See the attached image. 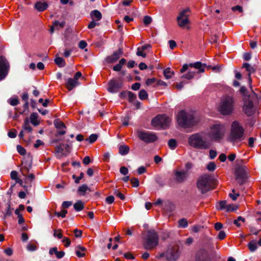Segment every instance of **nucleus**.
<instances>
[{
  "mask_svg": "<svg viewBox=\"0 0 261 261\" xmlns=\"http://www.w3.org/2000/svg\"><path fill=\"white\" fill-rule=\"evenodd\" d=\"M189 145L195 149H207L212 145L206 132H200L192 134L188 139Z\"/></svg>",
  "mask_w": 261,
  "mask_h": 261,
  "instance_id": "nucleus-1",
  "label": "nucleus"
},
{
  "mask_svg": "<svg viewBox=\"0 0 261 261\" xmlns=\"http://www.w3.org/2000/svg\"><path fill=\"white\" fill-rule=\"evenodd\" d=\"M226 131L227 127L225 124L217 122L211 125L206 133L212 143L213 141L219 142L223 140Z\"/></svg>",
  "mask_w": 261,
  "mask_h": 261,
  "instance_id": "nucleus-2",
  "label": "nucleus"
},
{
  "mask_svg": "<svg viewBox=\"0 0 261 261\" xmlns=\"http://www.w3.org/2000/svg\"><path fill=\"white\" fill-rule=\"evenodd\" d=\"M207 67L210 69V66H207L205 64H202L200 62H197L193 63L185 64L183 65L182 68L180 70L181 73H184L188 70L187 73L183 74L181 78L186 79L187 80H191L193 79L195 75L196 72L192 70V68L196 69L197 73L204 72L205 68Z\"/></svg>",
  "mask_w": 261,
  "mask_h": 261,
  "instance_id": "nucleus-3",
  "label": "nucleus"
},
{
  "mask_svg": "<svg viewBox=\"0 0 261 261\" xmlns=\"http://www.w3.org/2000/svg\"><path fill=\"white\" fill-rule=\"evenodd\" d=\"M178 125L184 128L191 127L196 124L198 120L191 112L181 110L176 115Z\"/></svg>",
  "mask_w": 261,
  "mask_h": 261,
  "instance_id": "nucleus-4",
  "label": "nucleus"
},
{
  "mask_svg": "<svg viewBox=\"0 0 261 261\" xmlns=\"http://www.w3.org/2000/svg\"><path fill=\"white\" fill-rule=\"evenodd\" d=\"M244 133L243 126L238 121H234L231 123L227 140L233 143L240 142L244 138Z\"/></svg>",
  "mask_w": 261,
  "mask_h": 261,
  "instance_id": "nucleus-5",
  "label": "nucleus"
},
{
  "mask_svg": "<svg viewBox=\"0 0 261 261\" xmlns=\"http://www.w3.org/2000/svg\"><path fill=\"white\" fill-rule=\"evenodd\" d=\"M234 100L231 96L222 97L219 106V111L221 114L227 115L232 113L234 108Z\"/></svg>",
  "mask_w": 261,
  "mask_h": 261,
  "instance_id": "nucleus-6",
  "label": "nucleus"
},
{
  "mask_svg": "<svg viewBox=\"0 0 261 261\" xmlns=\"http://www.w3.org/2000/svg\"><path fill=\"white\" fill-rule=\"evenodd\" d=\"M158 243L159 237L156 232L153 230L148 231L143 244L144 247L146 249L151 250L157 246Z\"/></svg>",
  "mask_w": 261,
  "mask_h": 261,
  "instance_id": "nucleus-7",
  "label": "nucleus"
},
{
  "mask_svg": "<svg viewBox=\"0 0 261 261\" xmlns=\"http://www.w3.org/2000/svg\"><path fill=\"white\" fill-rule=\"evenodd\" d=\"M190 10L189 8H186L181 10L177 17L176 20L178 25L182 28L189 29V26L190 21L189 18Z\"/></svg>",
  "mask_w": 261,
  "mask_h": 261,
  "instance_id": "nucleus-8",
  "label": "nucleus"
},
{
  "mask_svg": "<svg viewBox=\"0 0 261 261\" xmlns=\"http://www.w3.org/2000/svg\"><path fill=\"white\" fill-rule=\"evenodd\" d=\"M211 178L210 175L204 174L200 177L197 180V186L202 193H205L211 190Z\"/></svg>",
  "mask_w": 261,
  "mask_h": 261,
  "instance_id": "nucleus-9",
  "label": "nucleus"
},
{
  "mask_svg": "<svg viewBox=\"0 0 261 261\" xmlns=\"http://www.w3.org/2000/svg\"><path fill=\"white\" fill-rule=\"evenodd\" d=\"M180 252L178 246L169 247L165 252L160 254V257L165 256L168 261H176L179 257Z\"/></svg>",
  "mask_w": 261,
  "mask_h": 261,
  "instance_id": "nucleus-10",
  "label": "nucleus"
},
{
  "mask_svg": "<svg viewBox=\"0 0 261 261\" xmlns=\"http://www.w3.org/2000/svg\"><path fill=\"white\" fill-rule=\"evenodd\" d=\"M171 118L165 115H161L153 118L151 123L154 126L167 127L171 122Z\"/></svg>",
  "mask_w": 261,
  "mask_h": 261,
  "instance_id": "nucleus-11",
  "label": "nucleus"
},
{
  "mask_svg": "<svg viewBox=\"0 0 261 261\" xmlns=\"http://www.w3.org/2000/svg\"><path fill=\"white\" fill-rule=\"evenodd\" d=\"M10 64L6 58L0 56V81L3 80L7 76L10 70Z\"/></svg>",
  "mask_w": 261,
  "mask_h": 261,
  "instance_id": "nucleus-12",
  "label": "nucleus"
},
{
  "mask_svg": "<svg viewBox=\"0 0 261 261\" xmlns=\"http://www.w3.org/2000/svg\"><path fill=\"white\" fill-rule=\"evenodd\" d=\"M243 111L248 116L252 115L255 111L253 104L252 97L250 96H245L244 98Z\"/></svg>",
  "mask_w": 261,
  "mask_h": 261,
  "instance_id": "nucleus-13",
  "label": "nucleus"
},
{
  "mask_svg": "<svg viewBox=\"0 0 261 261\" xmlns=\"http://www.w3.org/2000/svg\"><path fill=\"white\" fill-rule=\"evenodd\" d=\"M137 136L142 141L146 143H150L155 141L157 137L154 134L148 132L138 131Z\"/></svg>",
  "mask_w": 261,
  "mask_h": 261,
  "instance_id": "nucleus-14",
  "label": "nucleus"
},
{
  "mask_svg": "<svg viewBox=\"0 0 261 261\" xmlns=\"http://www.w3.org/2000/svg\"><path fill=\"white\" fill-rule=\"evenodd\" d=\"M54 124L55 127L58 129V131L55 134L56 137L63 135L66 133V127L62 121L56 119L54 121Z\"/></svg>",
  "mask_w": 261,
  "mask_h": 261,
  "instance_id": "nucleus-15",
  "label": "nucleus"
},
{
  "mask_svg": "<svg viewBox=\"0 0 261 261\" xmlns=\"http://www.w3.org/2000/svg\"><path fill=\"white\" fill-rule=\"evenodd\" d=\"M71 146L68 144H61L56 147V152L61 155H67L70 152Z\"/></svg>",
  "mask_w": 261,
  "mask_h": 261,
  "instance_id": "nucleus-16",
  "label": "nucleus"
},
{
  "mask_svg": "<svg viewBox=\"0 0 261 261\" xmlns=\"http://www.w3.org/2000/svg\"><path fill=\"white\" fill-rule=\"evenodd\" d=\"M122 54V50L121 48L114 52L111 56L106 58V61L108 63H112L115 62Z\"/></svg>",
  "mask_w": 261,
  "mask_h": 261,
  "instance_id": "nucleus-17",
  "label": "nucleus"
},
{
  "mask_svg": "<svg viewBox=\"0 0 261 261\" xmlns=\"http://www.w3.org/2000/svg\"><path fill=\"white\" fill-rule=\"evenodd\" d=\"M121 86V83H117L115 80H111L109 83L108 91L111 93H115Z\"/></svg>",
  "mask_w": 261,
  "mask_h": 261,
  "instance_id": "nucleus-18",
  "label": "nucleus"
},
{
  "mask_svg": "<svg viewBox=\"0 0 261 261\" xmlns=\"http://www.w3.org/2000/svg\"><path fill=\"white\" fill-rule=\"evenodd\" d=\"M175 180L179 182H182L188 177V173L187 171H175L174 172Z\"/></svg>",
  "mask_w": 261,
  "mask_h": 261,
  "instance_id": "nucleus-19",
  "label": "nucleus"
},
{
  "mask_svg": "<svg viewBox=\"0 0 261 261\" xmlns=\"http://www.w3.org/2000/svg\"><path fill=\"white\" fill-rule=\"evenodd\" d=\"M243 67L245 68L246 70L248 72V80L250 84L252 82V79L251 77V74L255 71V69L254 67L252 66L250 64L247 63H245L243 65Z\"/></svg>",
  "mask_w": 261,
  "mask_h": 261,
  "instance_id": "nucleus-20",
  "label": "nucleus"
},
{
  "mask_svg": "<svg viewBox=\"0 0 261 261\" xmlns=\"http://www.w3.org/2000/svg\"><path fill=\"white\" fill-rule=\"evenodd\" d=\"M79 84V83L78 81L75 80L73 79L69 78L67 80L66 87L68 90L71 91Z\"/></svg>",
  "mask_w": 261,
  "mask_h": 261,
  "instance_id": "nucleus-21",
  "label": "nucleus"
},
{
  "mask_svg": "<svg viewBox=\"0 0 261 261\" xmlns=\"http://www.w3.org/2000/svg\"><path fill=\"white\" fill-rule=\"evenodd\" d=\"M48 4L45 2H38L35 4V8L39 12H42L48 8Z\"/></svg>",
  "mask_w": 261,
  "mask_h": 261,
  "instance_id": "nucleus-22",
  "label": "nucleus"
},
{
  "mask_svg": "<svg viewBox=\"0 0 261 261\" xmlns=\"http://www.w3.org/2000/svg\"><path fill=\"white\" fill-rule=\"evenodd\" d=\"M92 19L98 21L102 18V15L100 11L97 10H93L90 13Z\"/></svg>",
  "mask_w": 261,
  "mask_h": 261,
  "instance_id": "nucleus-23",
  "label": "nucleus"
},
{
  "mask_svg": "<svg viewBox=\"0 0 261 261\" xmlns=\"http://www.w3.org/2000/svg\"><path fill=\"white\" fill-rule=\"evenodd\" d=\"M85 247L78 245L75 248V253L79 257H84L85 255Z\"/></svg>",
  "mask_w": 261,
  "mask_h": 261,
  "instance_id": "nucleus-24",
  "label": "nucleus"
},
{
  "mask_svg": "<svg viewBox=\"0 0 261 261\" xmlns=\"http://www.w3.org/2000/svg\"><path fill=\"white\" fill-rule=\"evenodd\" d=\"M87 191H90L87 185L84 184L81 186L79 187L77 189V193L79 195L84 196L85 195L86 192Z\"/></svg>",
  "mask_w": 261,
  "mask_h": 261,
  "instance_id": "nucleus-25",
  "label": "nucleus"
},
{
  "mask_svg": "<svg viewBox=\"0 0 261 261\" xmlns=\"http://www.w3.org/2000/svg\"><path fill=\"white\" fill-rule=\"evenodd\" d=\"M129 148L128 146L123 145L119 147V152L121 155H125L129 152Z\"/></svg>",
  "mask_w": 261,
  "mask_h": 261,
  "instance_id": "nucleus-26",
  "label": "nucleus"
},
{
  "mask_svg": "<svg viewBox=\"0 0 261 261\" xmlns=\"http://www.w3.org/2000/svg\"><path fill=\"white\" fill-rule=\"evenodd\" d=\"M73 207L76 211L79 212L83 210L84 204L82 201L79 200L74 204Z\"/></svg>",
  "mask_w": 261,
  "mask_h": 261,
  "instance_id": "nucleus-27",
  "label": "nucleus"
},
{
  "mask_svg": "<svg viewBox=\"0 0 261 261\" xmlns=\"http://www.w3.org/2000/svg\"><path fill=\"white\" fill-rule=\"evenodd\" d=\"M249 229L250 232L255 235H257L259 231L261 230V224H260L259 229L258 230V228L254 224H252L249 226Z\"/></svg>",
  "mask_w": 261,
  "mask_h": 261,
  "instance_id": "nucleus-28",
  "label": "nucleus"
},
{
  "mask_svg": "<svg viewBox=\"0 0 261 261\" xmlns=\"http://www.w3.org/2000/svg\"><path fill=\"white\" fill-rule=\"evenodd\" d=\"M38 114L35 113H32L30 116V120L31 123L36 126L39 124V122L37 121Z\"/></svg>",
  "mask_w": 261,
  "mask_h": 261,
  "instance_id": "nucleus-29",
  "label": "nucleus"
},
{
  "mask_svg": "<svg viewBox=\"0 0 261 261\" xmlns=\"http://www.w3.org/2000/svg\"><path fill=\"white\" fill-rule=\"evenodd\" d=\"M55 62L59 67H62L65 66V60L61 57H56L55 59Z\"/></svg>",
  "mask_w": 261,
  "mask_h": 261,
  "instance_id": "nucleus-30",
  "label": "nucleus"
},
{
  "mask_svg": "<svg viewBox=\"0 0 261 261\" xmlns=\"http://www.w3.org/2000/svg\"><path fill=\"white\" fill-rule=\"evenodd\" d=\"M174 72L171 71L170 69L168 68L164 70V75L166 79H169L172 77Z\"/></svg>",
  "mask_w": 261,
  "mask_h": 261,
  "instance_id": "nucleus-31",
  "label": "nucleus"
},
{
  "mask_svg": "<svg viewBox=\"0 0 261 261\" xmlns=\"http://www.w3.org/2000/svg\"><path fill=\"white\" fill-rule=\"evenodd\" d=\"M188 224V221L185 218L181 219L178 221V227L179 228H186Z\"/></svg>",
  "mask_w": 261,
  "mask_h": 261,
  "instance_id": "nucleus-32",
  "label": "nucleus"
},
{
  "mask_svg": "<svg viewBox=\"0 0 261 261\" xmlns=\"http://www.w3.org/2000/svg\"><path fill=\"white\" fill-rule=\"evenodd\" d=\"M248 246L249 250L251 252L254 251L255 250H256V249L257 248V244L255 241H252L250 242V243H249Z\"/></svg>",
  "mask_w": 261,
  "mask_h": 261,
  "instance_id": "nucleus-33",
  "label": "nucleus"
},
{
  "mask_svg": "<svg viewBox=\"0 0 261 261\" xmlns=\"http://www.w3.org/2000/svg\"><path fill=\"white\" fill-rule=\"evenodd\" d=\"M168 145L170 149H174L177 146L176 141L174 139H170L168 141Z\"/></svg>",
  "mask_w": 261,
  "mask_h": 261,
  "instance_id": "nucleus-34",
  "label": "nucleus"
},
{
  "mask_svg": "<svg viewBox=\"0 0 261 261\" xmlns=\"http://www.w3.org/2000/svg\"><path fill=\"white\" fill-rule=\"evenodd\" d=\"M139 97L141 100H144L147 98L148 94L145 90H141L139 93Z\"/></svg>",
  "mask_w": 261,
  "mask_h": 261,
  "instance_id": "nucleus-35",
  "label": "nucleus"
},
{
  "mask_svg": "<svg viewBox=\"0 0 261 261\" xmlns=\"http://www.w3.org/2000/svg\"><path fill=\"white\" fill-rule=\"evenodd\" d=\"M24 131L27 132L28 133H30L32 130V128L29 124V123L28 120L25 121L24 122V124L23 126V129Z\"/></svg>",
  "mask_w": 261,
  "mask_h": 261,
  "instance_id": "nucleus-36",
  "label": "nucleus"
},
{
  "mask_svg": "<svg viewBox=\"0 0 261 261\" xmlns=\"http://www.w3.org/2000/svg\"><path fill=\"white\" fill-rule=\"evenodd\" d=\"M65 21L60 22L58 20H56L54 22V25L56 27V29H60L61 28H63L65 25Z\"/></svg>",
  "mask_w": 261,
  "mask_h": 261,
  "instance_id": "nucleus-37",
  "label": "nucleus"
},
{
  "mask_svg": "<svg viewBox=\"0 0 261 261\" xmlns=\"http://www.w3.org/2000/svg\"><path fill=\"white\" fill-rule=\"evenodd\" d=\"M15 213L18 216V223L19 224H22V223H23L24 222V219L23 218L22 214H20V213L19 212L18 210H15Z\"/></svg>",
  "mask_w": 261,
  "mask_h": 261,
  "instance_id": "nucleus-38",
  "label": "nucleus"
},
{
  "mask_svg": "<svg viewBox=\"0 0 261 261\" xmlns=\"http://www.w3.org/2000/svg\"><path fill=\"white\" fill-rule=\"evenodd\" d=\"M98 136L96 134H91L88 139L86 140L89 141L90 143L94 142L97 139Z\"/></svg>",
  "mask_w": 261,
  "mask_h": 261,
  "instance_id": "nucleus-39",
  "label": "nucleus"
},
{
  "mask_svg": "<svg viewBox=\"0 0 261 261\" xmlns=\"http://www.w3.org/2000/svg\"><path fill=\"white\" fill-rule=\"evenodd\" d=\"M216 168V165L214 162L209 163L206 166L207 169L210 171H214L215 170Z\"/></svg>",
  "mask_w": 261,
  "mask_h": 261,
  "instance_id": "nucleus-40",
  "label": "nucleus"
},
{
  "mask_svg": "<svg viewBox=\"0 0 261 261\" xmlns=\"http://www.w3.org/2000/svg\"><path fill=\"white\" fill-rule=\"evenodd\" d=\"M99 25V23L97 21L93 20L89 23L88 25V29H93L95 28L96 26H98Z\"/></svg>",
  "mask_w": 261,
  "mask_h": 261,
  "instance_id": "nucleus-41",
  "label": "nucleus"
},
{
  "mask_svg": "<svg viewBox=\"0 0 261 261\" xmlns=\"http://www.w3.org/2000/svg\"><path fill=\"white\" fill-rule=\"evenodd\" d=\"M240 221L244 222L245 221V219L242 217L239 216L238 217L237 219L234 220L233 223L237 226L240 227L241 226V224L239 223V222Z\"/></svg>",
  "mask_w": 261,
  "mask_h": 261,
  "instance_id": "nucleus-42",
  "label": "nucleus"
},
{
  "mask_svg": "<svg viewBox=\"0 0 261 261\" xmlns=\"http://www.w3.org/2000/svg\"><path fill=\"white\" fill-rule=\"evenodd\" d=\"M8 102L13 106H16L18 104V100L17 98H10L8 100Z\"/></svg>",
  "mask_w": 261,
  "mask_h": 261,
  "instance_id": "nucleus-43",
  "label": "nucleus"
},
{
  "mask_svg": "<svg viewBox=\"0 0 261 261\" xmlns=\"http://www.w3.org/2000/svg\"><path fill=\"white\" fill-rule=\"evenodd\" d=\"M84 177V173L81 172L79 176H76L75 175H72V178L74 179V181L76 184L80 182V180Z\"/></svg>",
  "mask_w": 261,
  "mask_h": 261,
  "instance_id": "nucleus-44",
  "label": "nucleus"
},
{
  "mask_svg": "<svg viewBox=\"0 0 261 261\" xmlns=\"http://www.w3.org/2000/svg\"><path fill=\"white\" fill-rule=\"evenodd\" d=\"M17 150L21 155H24L26 153L25 149L22 146L19 145L17 146Z\"/></svg>",
  "mask_w": 261,
  "mask_h": 261,
  "instance_id": "nucleus-45",
  "label": "nucleus"
},
{
  "mask_svg": "<svg viewBox=\"0 0 261 261\" xmlns=\"http://www.w3.org/2000/svg\"><path fill=\"white\" fill-rule=\"evenodd\" d=\"M131 183L134 187H138L139 186V181L138 178H133L130 179Z\"/></svg>",
  "mask_w": 261,
  "mask_h": 261,
  "instance_id": "nucleus-46",
  "label": "nucleus"
},
{
  "mask_svg": "<svg viewBox=\"0 0 261 261\" xmlns=\"http://www.w3.org/2000/svg\"><path fill=\"white\" fill-rule=\"evenodd\" d=\"M227 204L226 201H221L219 203V206L218 207V209L219 210H223L226 209Z\"/></svg>",
  "mask_w": 261,
  "mask_h": 261,
  "instance_id": "nucleus-47",
  "label": "nucleus"
},
{
  "mask_svg": "<svg viewBox=\"0 0 261 261\" xmlns=\"http://www.w3.org/2000/svg\"><path fill=\"white\" fill-rule=\"evenodd\" d=\"M67 212L66 210H62L60 212H56L55 215L58 217H61L64 218L66 216Z\"/></svg>",
  "mask_w": 261,
  "mask_h": 261,
  "instance_id": "nucleus-48",
  "label": "nucleus"
},
{
  "mask_svg": "<svg viewBox=\"0 0 261 261\" xmlns=\"http://www.w3.org/2000/svg\"><path fill=\"white\" fill-rule=\"evenodd\" d=\"M136 55L138 56H142L143 58H145L146 57V54L145 53H144V51L142 50V49H140V47H138L137 48Z\"/></svg>",
  "mask_w": 261,
  "mask_h": 261,
  "instance_id": "nucleus-49",
  "label": "nucleus"
},
{
  "mask_svg": "<svg viewBox=\"0 0 261 261\" xmlns=\"http://www.w3.org/2000/svg\"><path fill=\"white\" fill-rule=\"evenodd\" d=\"M238 208V206L233 205H227L226 207V211H233Z\"/></svg>",
  "mask_w": 261,
  "mask_h": 261,
  "instance_id": "nucleus-50",
  "label": "nucleus"
},
{
  "mask_svg": "<svg viewBox=\"0 0 261 261\" xmlns=\"http://www.w3.org/2000/svg\"><path fill=\"white\" fill-rule=\"evenodd\" d=\"M27 248L30 251H34L36 250L37 246L34 244H29L27 246Z\"/></svg>",
  "mask_w": 261,
  "mask_h": 261,
  "instance_id": "nucleus-51",
  "label": "nucleus"
},
{
  "mask_svg": "<svg viewBox=\"0 0 261 261\" xmlns=\"http://www.w3.org/2000/svg\"><path fill=\"white\" fill-rule=\"evenodd\" d=\"M61 230L58 229V230H55L54 233V236L55 237H57L59 239H61L62 238V234L61 233Z\"/></svg>",
  "mask_w": 261,
  "mask_h": 261,
  "instance_id": "nucleus-52",
  "label": "nucleus"
},
{
  "mask_svg": "<svg viewBox=\"0 0 261 261\" xmlns=\"http://www.w3.org/2000/svg\"><path fill=\"white\" fill-rule=\"evenodd\" d=\"M226 237V233L223 230H221L218 235V239L220 240H223Z\"/></svg>",
  "mask_w": 261,
  "mask_h": 261,
  "instance_id": "nucleus-53",
  "label": "nucleus"
},
{
  "mask_svg": "<svg viewBox=\"0 0 261 261\" xmlns=\"http://www.w3.org/2000/svg\"><path fill=\"white\" fill-rule=\"evenodd\" d=\"M152 19L148 16H145L144 18L143 22L145 24L147 25L151 23Z\"/></svg>",
  "mask_w": 261,
  "mask_h": 261,
  "instance_id": "nucleus-54",
  "label": "nucleus"
},
{
  "mask_svg": "<svg viewBox=\"0 0 261 261\" xmlns=\"http://www.w3.org/2000/svg\"><path fill=\"white\" fill-rule=\"evenodd\" d=\"M17 131L16 130H11L8 132V136L11 138H14L16 137Z\"/></svg>",
  "mask_w": 261,
  "mask_h": 261,
  "instance_id": "nucleus-55",
  "label": "nucleus"
},
{
  "mask_svg": "<svg viewBox=\"0 0 261 261\" xmlns=\"http://www.w3.org/2000/svg\"><path fill=\"white\" fill-rule=\"evenodd\" d=\"M120 172L123 174V175H126L128 172V170L127 169V168H126L125 167L123 166V167H121L120 169Z\"/></svg>",
  "mask_w": 261,
  "mask_h": 261,
  "instance_id": "nucleus-56",
  "label": "nucleus"
},
{
  "mask_svg": "<svg viewBox=\"0 0 261 261\" xmlns=\"http://www.w3.org/2000/svg\"><path fill=\"white\" fill-rule=\"evenodd\" d=\"M114 194L121 200H124L125 198L124 195L118 191H115Z\"/></svg>",
  "mask_w": 261,
  "mask_h": 261,
  "instance_id": "nucleus-57",
  "label": "nucleus"
},
{
  "mask_svg": "<svg viewBox=\"0 0 261 261\" xmlns=\"http://www.w3.org/2000/svg\"><path fill=\"white\" fill-rule=\"evenodd\" d=\"M106 202L109 204L112 203L114 201V197L113 196H109L106 199Z\"/></svg>",
  "mask_w": 261,
  "mask_h": 261,
  "instance_id": "nucleus-58",
  "label": "nucleus"
},
{
  "mask_svg": "<svg viewBox=\"0 0 261 261\" xmlns=\"http://www.w3.org/2000/svg\"><path fill=\"white\" fill-rule=\"evenodd\" d=\"M87 45V44L86 41L84 40H82L79 42V47L81 49L85 48Z\"/></svg>",
  "mask_w": 261,
  "mask_h": 261,
  "instance_id": "nucleus-59",
  "label": "nucleus"
},
{
  "mask_svg": "<svg viewBox=\"0 0 261 261\" xmlns=\"http://www.w3.org/2000/svg\"><path fill=\"white\" fill-rule=\"evenodd\" d=\"M215 229L217 230H220L223 227V224L221 223L217 222L215 224Z\"/></svg>",
  "mask_w": 261,
  "mask_h": 261,
  "instance_id": "nucleus-60",
  "label": "nucleus"
},
{
  "mask_svg": "<svg viewBox=\"0 0 261 261\" xmlns=\"http://www.w3.org/2000/svg\"><path fill=\"white\" fill-rule=\"evenodd\" d=\"M128 96L129 100L130 101H132L135 100L136 98V95L132 92H128Z\"/></svg>",
  "mask_w": 261,
  "mask_h": 261,
  "instance_id": "nucleus-61",
  "label": "nucleus"
},
{
  "mask_svg": "<svg viewBox=\"0 0 261 261\" xmlns=\"http://www.w3.org/2000/svg\"><path fill=\"white\" fill-rule=\"evenodd\" d=\"M71 205H72V202L68 201H64L62 203V207L63 208H68V207H69Z\"/></svg>",
  "mask_w": 261,
  "mask_h": 261,
  "instance_id": "nucleus-62",
  "label": "nucleus"
},
{
  "mask_svg": "<svg viewBox=\"0 0 261 261\" xmlns=\"http://www.w3.org/2000/svg\"><path fill=\"white\" fill-rule=\"evenodd\" d=\"M156 80L154 78L148 79L146 81V84L147 86H150L155 82Z\"/></svg>",
  "mask_w": 261,
  "mask_h": 261,
  "instance_id": "nucleus-63",
  "label": "nucleus"
},
{
  "mask_svg": "<svg viewBox=\"0 0 261 261\" xmlns=\"http://www.w3.org/2000/svg\"><path fill=\"white\" fill-rule=\"evenodd\" d=\"M138 173L139 174H141L144 173H145L146 171V168L144 166H141L138 168Z\"/></svg>",
  "mask_w": 261,
  "mask_h": 261,
  "instance_id": "nucleus-64",
  "label": "nucleus"
}]
</instances>
